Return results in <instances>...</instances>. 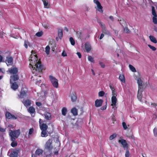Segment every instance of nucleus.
Wrapping results in <instances>:
<instances>
[{
    "label": "nucleus",
    "mask_w": 157,
    "mask_h": 157,
    "mask_svg": "<svg viewBox=\"0 0 157 157\" xmlns=\"http://www.w3.org/2000/svg\"><path fill=\"white\" fill-rule=\"evenodd\" d=\"M148 46L152 51H155L156 50V48L155 47H154V46H151V45L150 44H148Z\"/></svg>",
    "instance_id": "obj_49"
},
{
    "label": "nucleus",
    "mask_w": 157,
    "mask_h": 157,
    "mask_svg": "<svg viewBox=\"0 0 157 157\" xmlns=\"http://www.w3.org/2000/svg\"><path fill=\"white\" fill-rule=\"evenodd\" d=\"M129 155L130 153L129 151L128 150H126L125 154V157H129Z\"/></svg>",
    "instance_id": "obj_50"
},
{
    "label": "nucleus",
    "mask_w": 157,
    "mask_h": 157,
    "mask_svg": "<svg viewBox=\"0 0 157 157\" xmlns=\"http://www.w3.org/2000/svg\"><path fill=\"white\" fill-rule=\"evenodd\" d=\"M122 125L124 129L126 130L127 128L128 127L125 122H123L122 123Z\"/></svg>",
    "instance_id": "obj_48"
},
{
    "label": "nucleus",
    "mask_w": 157,
    "mask_h": 157,
    "mask_svg": "<svg viewBox=\"0 0 157 157\" xmlns=\"http://www.w3.org/2000/svg\"><path fill=\"white\" fill-rule=\"evenodd\" d=\"M28 111L29 113L31 115L32 117H34L35 114L33 115H32L33 113H34L35 112V109L33 107H30L28 109Z\"/></svg>",
    "instance_id": "obj_21"
},
{
    "label": "nucleus",
    "mask_w": 157,
    "mask_h": 157,
    "mask_svg": "<svg viewBox=\"0 0 157 157\" xmlns=\"http://www.w3.org/2000/svg\"><path fill=\"white\" fill-rule=\"evenodd\" d=\"M50 47L48 46H47L45 48V52L47 55H48L50 52Z\"/></svg>",
    "instance_id": "obj_39"
},
{
    "label": "nucleus",
    "mask_w": 157,
    "mask_h": 157,
    "mask_svg": "<svg viewBox=\"0 0 157 157\" xmlns=\"http://www.w3.org/2000/svg\"><path fill=\"white\" fill-rule=\"evenodd\" d=\"M151 105L152 107H153L156 109H157V103H151Z\"/></svg>",
    "instance_id": "obj_46"
},
{
    "label": "nucleus",
    "mask_w": 157,
    "mask_h": 157,
    "mask_svg": "<svg viewBox=\"0 0 157 157\" xmlns=\"http://www.w3.org/2000/svg\"><path fill=\"white\" fill-rule=\"evenodd\" d=\"M5 116L8 119H17V117L14 115H12L8 111L6 112Z\"/></svg>",
    "instance_id": "obj_9"
},
{
    "label": "nucleus",
    "mask_w": 157,
    "mask_h": 157,
    "mask_svg": "<svg viewBox=\"0 0 157 157\" xmlns=\"http://www.w3.org/2000/svg\"><path fill=\"white\" fill-rule=\"evenodd\" d=\"M3 58L2 56L0 55V62H1L2 61Z\"/></svg>",
    "instance_id": "obj_64"
},
{
    "label": "nucleus",
    "mask_w": 157,
    "mask_h": 157,
    "mask_svg": "<svg viewBox=\"0 0 157 157\" xmlns=\"http://www.w3.org/2000/svg\"><path fill=\"white\" fill-rule=\"evenodd\" d=\"M5 53L7 54L8 56L6 57L5 62L8 66L12 65L13 63V58L11 56L10 52L7 51Z\"/></svg>",
    "instance_id": "obj_3"
},
{
    "label": "nucleus",
    "mask_w": 157,
    "mask_h": 157,
    "mask_svg": "<svg viewBox=\"0 0 157 157\" xmlns=\"http://www.w3.org/2000/svg\"><path fill=\"white\" fill-rule=\"evenodd\" d=\"M36 105L39 107H40L42 106V103L40 102H36Z\"/></svg>",
    "instance_id": "obj_54"
},
{
    "label": "nucleus",
    "mask_w": 157,
    "mask_h": 157,
    "mask_svg": "<svg viewBox=\"0 0 157 157\" xmlns=\"http://www.w3.org/2000/svg\"><path fill=\"white\" fill-rule=\"evenodd\" d=\"M69 40L71 44L72 45H74L75 44V42L74 38L72 37H70Z\"/></svg>",
    "instance_id": "obj_37"
},
{
    "label": "nucleus",
    "mask_w": 157,
    "mask_h": 157,
    "mask_svg": "<svg viewBox=\"0 0 157 157\" xmlns=\"http://www.w3.org/2000/svg\"><path fill=\"white\" fill-rule=\"evenodd\" d=\"M124 31L126 33H130V30H129L128 29L127 27H125L124 29Z\"/></svg>",
    "instance_id": "obj_51"
},
{
    "label": "nucleus",
    "mask_w": 157,
    "mask_h": 157,
    "mask_svg": "<svg viewBox=\"0 0 157 157\" xmlns=\"http://www.w3.org/2000/svg\"><path fill=\"white\" fill-rule=\"evenodd\" d=\"M45 119L47 120H49L51 119V113L46 111L44 114Z\"/></svg>",
    "instance_id": "obj_12"
},
{
    "label": "nucleus",
    "mask_w": 157,
    "mask_h": 157,
    "mask_svg": "<svg viewBox=\"0 0 157 157\" xmlns=\"http://www.w3.org/2000/svg\"><path fill=\"white\" fill-rule=\"evenodd\" d=\"M143 91V90H142V91H139L138 90V93L137 94V98L140 101H141L142 100V92Z\"/></svg>",
    "instance_id": "obj_26"
},
{
    "label": "nucleus",
    "mask_w": 157,
    "mask_h": 157,
    "mask_svg": "<svg viewBox=\"0 0 157 157\" xmlns=\"http://www.w3.org/2000/svg\"><path fill=\"white\" fill-rule=\"evenodd\" d=\"M94 3H96L97 5V7L98 9V10L100 12L102 13L103 12V8L99 1L98 0H96Z\"/></svg>",
    "instance_id": "obj_11"
},
{
    "label": "nucleus",
    "mask_w": 157,
    "mask_h": 157,
    "mask_svg": "<svg viewBox=\"0 0 157 157\" xmlns=\"http://www.w3.org/2000/svg\"><path fill=\"white\" fill-rule=\"evenodd\" d=\"M30 44L27 40H25L24 42V46L26 49L28 48V45H29Z\"/></svg>",
    "instance_id": "obj_36"
},
{
    "label": "nucleus",
    "mask_w": 157,
    "mask_h": 157,
    "mask_svg": "<svg viewBox=\"0 0 157 157\" xmlns=\"http://www.w3.org/2000/svg\"><path fill=\"white\" fill-rule=\"evenodd\" d=\"M44 28L46 29H48L49 28V26L47 25H44Z\"/></svg>",
    "instance_id": "obj_63"
},
{
    "label": "nucleus",
    "mask_w": 157,
    "mask_h": 157,
    "mask_svg": "<svg viewBox=\"0 0 157 157\" xmlns=\"http://www.w3.org/2000/svg\"><path fill=\"white\" fill-rule=\"evenodd\" d=\"M109 87L112 90V92L113 91H115V89L114 87L112 86L111 85L109 86Z\"/></svg>",
    "instance_id": "obj_60"
},
{
    "label": "nucleus",
    "mask_w": 157,
    "mask_h": 157,
    "mask_svg": "<svg viewBox=\"0 0 157 157\" xmlns=\"http://www.w3.org/2000/svg\"><path fill=\"white\" fill-rule=\"evenodd\" d=\"M20 149L17 148L12 151L10 155V157H17L18 153L19 152Z\"/></svg>",
    "instance_id": "obj_7"
},
{
    "label": "nucleus",
    "mask_w": 157,
    "mask_h": 157,
    "mask_svg": "<svg viewBox=\"0 0 157 157\" xmlns=\"http://www.w3.org/2000/svg\"><path fill=\"white\" fill-rule=\"evenodd\" d=\"M156 17L154 16L152 18L153 21L155 24H157V18Z\"/></svg>",
    "instance_id": "obj_44"
},
{
    "label": "nucleus",
    "mask_w": 157,
    "mask_h": 157,
    "mask_svg": "<svg viewBox=\"0 0 157 157\" xmlns=\"http://www.w3.org/2000/svg\"><path fill=\"white\" fill-rule=\"evenodd\" d=\"M42 2H43V4L44 5V7L46 8H48L49 7V6L47 7V6L48 4V2H46L45 0H42Z\"/></svg>",
    "instance_id": "obj_38"
},
{
    "label": "nucleus",
    "mask_w": 157,
    "mask_h": 157,
    "mask_svg": "<svg viewBox=\"0 0 157 157\" xmlns=\"http://www.w3.org/2000/svg\"><path fill=\"white\" fill-rule=\"evenodd\" d=\"M76 35L78 38L80 39L82 38V33L81 30L76 32Z\"/></svg>",
    "instance_id": "obj_25"
},
{
    "label": "nucleus",
    "mask_w": 157,
    "mask_h": 157,
    "mask_svg": "<svg viewBox=\"0 0 157 157\" xmlns=\"http://www.w3.org/2000/svg\"><path fill=\"white\" fill-rule=\"evenodd\" d=\"M129 67L130 70L132 72H135L136 71V70L135 68L131 64H129Z\"/></svg>",
    "instance_id": "obj_34"
},
{
    "label": "nucleus",
    "mask_w": 157,
    "mask_h": 157,
    "mask_svg": "<svg viewBox=\"0 0 157 157\" xmlns=\"http://www.w3.org/2000/svg\"><path fill=\"white\" fill-rule=\"evenodd\" d=\"M71 100L72 102H75L77 99L76 94L75 92H73L71 95Z\"/></svg>",
    "instance_id": "obj_19"
},
{
    "label": "nucleus",
    "mask_w": 157,
    "mask_h": 157,
    "mask_svg": "<svg viewBox=\"0 0 157 157\" xmlns=\"http://www.w3.org/2000/svg\"><path fill=\"white\" fill-rule=\"evenodd\" d=\"M111 101L112 104L111 105L113 106V108H114V106H115L116 105V104L117 101V99L116 97L115 96H112L111 98Z\"/></svg>",
    "instance_id": "obj_16"
},
{
    "label": "nucleus",
    "mask_w": 157,
    "mask_h": 157,
    "mask_svg": "<svg viewBox=\"0 0 157 157\" xmlns=\"http://www.w3.org/2000/svg\"><path fill=\"white\" fill-rule=\"evenodd\" d=\"M105 94V92L102 91H100L98 93V96L99 97H102Z\"/></svg>",
    "instance_id": "obj_47"
},
{
    "label": "nucleus",
    "mask_w": 157,
    "mask_h": 157,
    "mask_svg": "<svg viewBox=\"0 0 157 157\" xmlns=\"http://www.w3.org/2000/svg\"><path fill=\"white\" fill-rule=\"evenodd\" d=\"M88 60L90 61L92 63H94V58L92 57L91 56H89L88 57Z\"/></svg>",
    "instance_id": "obj_41"
},
{
    "label": "nucleus",
    "mask_w": 157,
    "mask_h": 157,
    "mask_svg": "<svg viewBox=\"0 0 157 157\" xmlns=\"http://www.w3.org/2000/svg\"><path fill=\"white\" fill-rule=\"evenodd\" d=\"M67 112V109L65 107L63 108L62 110V114L63 116H65Z\"/></svg>",
    "instance_id": "obj_32"
},
{
    "label": "nucleus",
    "mask_w": 157,
    "mask_h": 157,
    "mask_svg": "<svg viewBox=\"0 0 157 157\" xmlns=\"http://www.w3.org/2000/svg\"><path fill=\"white\" fill-rule=\"evenodd\" d=\"M118 21H119L121 25L122 26H123V25H124L126 23V21L123 19H118Z\"/></svg>",
    "instance_id": "obj_33"
},
{
    "label": "nucleus",
    "mask_w": 157,
    "mask_h": 157,
    "mask_svg": "<svg viewBox=\"0 0 157 157\" xmlns=\"http://www.w3.org/2000/svg\"><path fill=\"white\" fill-rule=\"evenodd\" d=\"M99 64L101 68H104L105 67V65L103 63L100 62L99 63Z\"/></svg>",
    "instance_id": "obj_52"
},
{
    "label": "nucleus",
    "mask_w": 157,
    "mask_h": 157,
    "mask_svg": "<svg viewBox=\"0 0 157 157\" xmlns=\"http://www.w3.org/2000/svg\"><path fill=\"white\" fill-rule=\"evenodd\" d=\"M112 92V94L113 96H115V97H116L117 96V93L115 91H113Z\"/></svg>",
    "instance_id": "obj_57"
},
{
    "label": "nucleus",
    "mask_w": 157,
    "mask_h": 157,
    "mask_svg": "<svg viewBox=\"0 0 157 157\" xmlns=\"http://www.w3.org/2000/svg\"><path fill=\"white\" fill-rule=\"evenodd\" d=\"M9 72L14 75L18 73V69L16 67L11 68L8 70Z\"/></svg>",
    "instance_id": "obj_13"
},
{
    "label": "nucleus",
    "mask_w": 157,
    "mask_h": 157,
    "mask_svg": "<svg viewBox=\"0 0 157 157\" xmlns=\"http://www.w3.org/2000/svg\"><path fill=\"white\" fill-rule=\"evenodd\" d=\"M104 36V34L103 33H102L101 34L100 36V37L99 39L100 40Z\"/></svg>",
    "instance_id": "obj_61"
},
{
    "label": "nucleus",
    "mask_w": 157,
    "mask_h": 157,
    "mask_svg": "<svg viewBox=\"0 0 157 157\" xmlns=\"http://www.w3.org/2000/svg\"><path fill=\"white\" fill-rule=\"evenodd\" d=\"M149 37L151 41L152 42L154 43H157V41L156 39L154 36H149Z\"/></svg>",
    "instance_id": "obj_29"
},
{
    "label": "nucleus",
    "mask_w": 157,
    "mask_h": 157,
    "mask_svg": "<svg viewBox=\"0 0 157 157\" xmlns=\"http://www.w3.org/2000/svg\"><path fill=\"white\" fill-rule=\"evenodd\" d=\"M49 77L53 86L56 88H57L58 86V80L54 77L51 75H50Z\"/></svg>",
    "instance_id": "obj_5"
},
{
    "label": "nucleus",
    "mask_w": 157,
    "mask_h": 157,
    "mask_svg": "<svg viewBox=\"0 0 157 157\" xmlns=\"http://www.w3.org/2000/svg\"><path fill=\"white\" fill-rule=\"evenodd\" d=\"M85 48L86 52H89L91 50V46L90 44L88 42H86L85 44Z\"/></svg>",
    "instance_id": "obj_20"
},
{
    "label": "nucleus",
    "mask_w": 157,
    "mask_h": 157,
    "mask_svg": "<svg viewBox=\"0 0 157 157\" xmlns=\"http://www.w3.org/2000/svg\"><path fill=\"white\" fill-rule=\"evenodd\" d=\"M58 35L59 38L61 39L63 36V29H59L58 30Z\"/></svg>",
    "instance_id": "obj_24"
},
{
    "label": "nucleus",
    "mask_w": 157,
    "mask_h": 157,
    "mask_svg": "<svg viewBox=\"0 0 157 157\" xmlns=\"http://www.w3.org/2000/svg\"><path fill=\"white\" fill-rule=\"evenodd\" d=\"M106 105L103 106H102L101 108V109L102 110H104L106 109V107H107V101L106 102Z\"/></svg>",
    "instance_id": "obj_53"
},
{
    "label": "nucleus",
    "mask_w": 157,
    "mask_h": 157,
    "mask_svg": "<svg viewBox=\"0 0 157 157\" xmlns=\"http://www.w3.org/2000/svg\"><path fill=\"white\" fill-rule=\"evenodd\" d=\"M119 79L121 82L124 83L125 82V79L124 76L123 75L121 74L119 76Z\"/></svg>",
    "instance_id": "obj_31"
},
{
    "label": "nucleus",
    "mask_w": 157,
    "mask_h": 157,
    "mask_svg": "<svg viewBox=\"0 0 157 157\" xmlns=\"http://www.w3.org/2000/svg\"><path fill=\"white\" fill-rule=\"evenodd\" d=\"M109 19L112 21H114L113 17L112 16H110L109 17Z\"/></svg>",
    "instance_id": "obj_62"
},
{
    "label": "nucleus",
    "mask_w": 157,
    "mask_h": 157,
    "mask_svg": "<svg viewBox=\"0 0 157 157\" xmlns=\"http://www.w3.org/2000/svg\"><path fill=\"white\" fill-rule=\"evenodd\" d=\"M43 151L40 149H37L35 152V154L36 155H40L42 154Z\"/></svg>",
    "instance_id": "obj_30"
},
{
    "label": "nucleus",
    "mask_w": 157,
    "mask_h": 157,
    "mask_svg": "<svg viewBox=\"0 0 157 157\" xmlns=\"http://www.w3.org/2000/svg\"><path fill=\"white\" fill-rule=\"evenodd\" d=\"M32 54L29 58V61L30 62L29 64L30 67H31L32 71L34 75L37 76L38 74L42 72L43 69V66L40 60L38 59L36 52L32 50Z\"/></svg>",
    "instance_id": "obj_1"
},
{
    "label": "nucleus",
    "mask_w": 157,
    "mask_h": 157,
    "mask_svg": "<svg viewBox=\"0 0 157 157\" xmlns=\"http://www.w3.org/2000/svg\"><path fill=\"white\" fill-rule=\"evenodd\" d=\"M153 133L154 135L155 136H157V128L155 127L153 129Z\"/></svg>",
    "instance_id": "obj_45"
},
{
    "label": "nucleus",
    "mask_w": 157,
    "mask_h": 157,
    "mask_svg": "<svg viewBox=\"0 0 157 157\" xmlns=\"http://www.w3.org/2000/svg\"><path fill=\"white\" fill-rule=\"evenodd\" d=\"M152 13V15L154 16H157L156 14L155 11V8L153 6H151Z\"/></svg>",
    "instance_id": "obj_35"
},
{
    "label": "nucleus",
    "mask_w": 157,
    "mask_h": 157,
    "mask_svg": "<svg viewBox=\"0 0 157 157\" xmlns=\"http://www.w3.org/2000/svg\"><path fill=\"white\" fill-rule=\"evenodd\" d=\"M19 78L17 74H15L13 75L10 76V80H12L14 82L17 80L19 79Z\"/></svg>",
    "instance_id": "obj_23"
},
{
    "label": "nucleus",
    "mask_w": 157,
    "mask_h": 157,
    "mask_svg": "<svg viewBox=\"0 0 157 157\" xmlns=\"http://www.w3.org/2000/svg\"><path fill=\"white\" fill-rule=\"evenodd\" d=\"M11 141H12L11 144V145L13 147H14L17 146V143L15 141L16 139L13 137H10Z\"/></svg>",
    "instance_id": "obj_18"
},
{
    "label": "nucleus",
    "mask_w": 157,
    "mask_h": 157,
    "mask_svg": "<svg viewBox=\"0 0 157 157\" xmlns=\"http://www.w3.org/2000/svg\"><path fill=\"white\" fill-rule=\"evenodd\" d=\"M52 144V140L51 139H49L46 143L45 148L48 149V151H51L53 148Z\"/></svg>",
    "instance_id": "obj_6"
},
{
    "label": "nucleus",
    "mask_w": 157,
    "mask_h": 157,
    "mask_svg": "<svg viewBox=\"0 0 157 157\" xmlns=\"http://www.w3.org/2000/svg\"><path fill=\"white\" fill-rule=\"evenodd\" d=\"M67 54L64 51H63L62 53V56L63 57L67 56Z\"/></svg>",
    "instance_id": "obj_55"
},
{
    "label": "nucleus",
    "mask_w": 157,
    "mask_h": 157,
    "mask_svg": "<svg viewBox=\"0 0 157 157\" xmlns=\"http://www.w3.org/2000/svg\"><path fill=\"white\" fill-rule=\"evenodd\" d=\"M137 82L138 85V90L139 91H142L143 90V82L141 78H139L137 79Z\"/></svg>",
    "instance_id": "obj_8"
},
{
    "label": "nucleus",
    "mask_w": 157,
    "mask_h": 157,
    "mask_svg": "<svg viewBox=\"0 0 157 157\" xmlns=\"http://www.w3.org/2000/svg\"><path fill=\"white\" fill-rule=\"evenodd\" d=\"M34 131V129L33 128H30L29 129V133H28V135H30L32 134L33 132Z\"/></svg>",
    "instance_id": "obj_43"
},
{
    "label": "nucleus",
    "mask_w": 157,
    "mask_h": 157,
    "mask_svg": "<svg viewBox=\"0 0 157 157\" xmlns=\"http://www.w3.org/2000/svg\"><path fill=\"white\" fill-rule=\"evenodd\" d=\"M11 88L14 90H16L18 88V85L16 82H14L12 84Z\"/></svg>",
    "instance_id": "obj_27"
},
{
    "label": "nucleus",
    "mask_w": 157,
    "mask_h": 157,
    "mask_svg": "<svg viewBox=\"0 0 157 157\" xmlns=\"http://www.w3.org/2000/svg\"><path fill=\"white\" fill-rule=\"evenodd\" d=\"M103 100L102 99H97L95 101V105L96 107H98L101 106L103 103Z\"/></svg>",
    "instance_id": "obj_10"
},
{
    "label": "nucleus",
    "mask_w": 157,
    "mask_h": 157,
    "mask_svg": "<svg viewBox=\"0 0 157 157\" xmlns=\"http://www.w3.org/2000/svg\"><path fill=\"white\" fill-rule=\"evenodd\" d=\"M127 136L130 139H134V136L132 134Z\"/></svg>",
    "instance_id": "obj_58"
},
{
    "label": "nucleus",
    "mask_w": 157,
    "mask_h": 157,
    "mask_svg": "<svg viewBox=\"0 0 157 157\" xmlns=\"http://www.w3.org/2000/svg\"><path fill=\"white\" fill-rule=\"evenodd\" d=\"M26 91H25L24 90L21 89L20 93V95H19V97L20 98H24L25 97H26Z\"/></svg>",
    "instance_id": "obj_17"
},
{
    "label": "nucleus",
    "mask_w": 157,
    "mask_h": 157,
    "mask_svg": "<svg viewBox=\"0 0 157 157\" xmlns=\"http://www.w3.org/2000/svg\"><path fill=\"white\" fill-rule=\"evenodd\" d=\"M77 54L79 58H81L82 55L81 53L80 52H77Z\"/></svg>",
    "instance_id": "obj_59"
},
{
    "label": "nucleus",
    "mask_w": 157,
    "mask_h": 157,
    "mask_svg": "<svg viewBox=\"0 0 157 157\" xmlns=\"http://www.w3.org/2000/svg\"><path fill=\"white\" fill-rule=\"evenodd\" d=\"M6 131V129L2 128L1 127H0V132H5Z\"/></svg>",
    "instance_id": "obj_56"
},
{
    "label": "nucleus",
    "mask_w": 157,
    "mask_h": 157,
    "mask_svg": "<svg viewBox=\"0 0 157 157\" xmlns=\"http://www.w3.org/2000/svg\"><path fill=\"white\" fill-rule=\"evenodd\" d=\"M43 32L42 31H40L37 33L36 34V35L38 37H40L43 35Z\"/></svg>",
    "instance_id": "obj_42"
},
{
    "label": "nucleus",
    "mask_w": 157,
    "mask_h": 157,
    "mask_svg": "<svg viewBox=\"0 0 157 157\" xmlns=\"http://www.w3.org/2000/svg\"><path fill=\"white\" fill-rule=\"evenodd\" d=\"M118 142L120 143L123 145L124 148L128 147V144L125 140L121 139L120 140H119Z\"/></svg>",
    "instance_id": "obj_14"
},
{
    "label": "nucleus",
    "mask_w": 157,
    "mask_h": 157,
    "mask_svg": "<svg viewBox=\"0 0 157 157\" xmlns=\"http://www.w3.org/2000/svg\"><path fill=\"white\" fill-rule=\"evenodd\" d=\"M102 32L105 34L107 35H110V32L109 31H108L106 29L105 25H104L102 27Z\"/></svg>",
    "instance_id": "obj_22"
},
{
    "label": "nucleus",
    "mask_w": 157,
    "mask_h": 157,
    "mask_svg": "<svg viewBox=\"0 0 157 157\" xmlns=\"http://www.w3.org/2000/svg\"><path fill=\"white\" fill-rule=\"evenodd\" d=\"M71 113H73V115H74L75 116H76L78 114L77 110L76 108H72L71 109Z\"/></svg>",
    "instance_id": "obj_28"
},
{
    "label": "nucleus",
    "mask_w": 157,
    "mask_h": 157,
    "mask_svg": "<svg viewBox=\"0 0 157 157\" xmlns=\"http://www.w3.org/2000/svg\"><path fill=\"white\" fill-rule=\"evenodd\" d=\"M117 136V134L116 133H114L111 135L109 137L110 140H112L115 138Z\"/></svg>",
    "instance_id": "obj_40"
},
{
    "label": "nucleus",
    "mask_w": 157,
    "mask_h": 157,
    "mask_svg": "<svg viewBox=\"0 0 157 157\" xmlns=\"http://www.w3.org/2000/svg\"><path fill=\"white\" fill-rule=\"evenodd\" d=\"M42 120L41 119H40L39 124L40 129L41 130V135L42 137H46L48 135L47 132L48 127L46 124L42 123Z\"/></svg>",
    "instance_id": "obj_2"
},
{
    "label": "nucleus",
    "mask_w": 157,
    "mask_h": 157,
    "mask_svg": "<svg viewBox=\"0 0 157 157\" xmlns=\"http://www.w3.org/2000/svg\"><path fill=\"white\" fill-rule=\"evenodd\" d=\"M20 134V131L19 129H18L13 131L11 130L9 131V136L10 137H13L14 138H17L19 136Z\"/></svg>",
    "instance_id": "obj_4"
},
{
    "label": "nucleus",
    "mask_w": 157,
    "mask_h": 157,
    "mask_svg": "<svg viewBox=\"0 0 157 157\" xmlns=\"http://www.w3.org/2000/svg\"><path fill=\"white\" fill-rule=\"evenodd\" d=\"M22 102L24 105L26 107L30 106L31 104V101L29 99L26 100L23 99Z\"/></svg>",
    "instance_id": "obj_15"
}]
</instances>
